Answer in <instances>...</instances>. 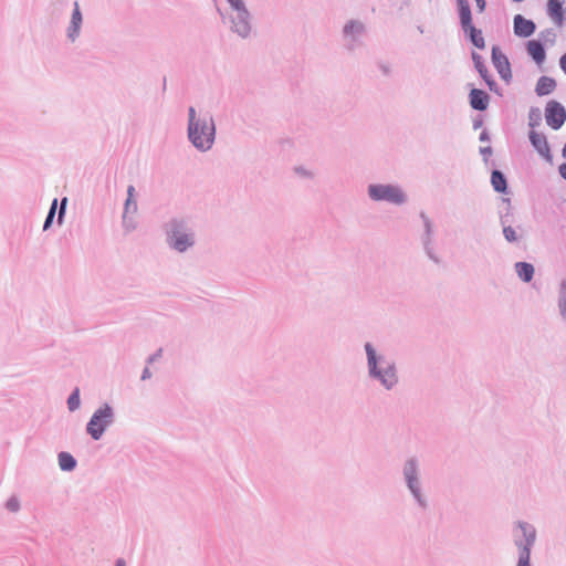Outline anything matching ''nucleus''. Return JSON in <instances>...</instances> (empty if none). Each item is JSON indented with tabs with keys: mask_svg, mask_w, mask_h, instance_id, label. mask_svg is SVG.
Segmentation results:
<instances>
[{
	"mask_svg": "<svg viewBox=\"0 0 566 566\" xmlns=\"http://www.w3.org/2000/svg\"><path fill=\"white\" fill-rule=\"evenodd\" d=\"M196 111L193 107L189 108V138L192 144L201 149H209L214 140V125L212 119L209 120H195Z\"/></svg>",
	"mask_w": 566,
	"mask_h": 566,
	"instance_id": "nucleus-1",
	"label": "nucleus"
},
{
	"mask_svg": "<svg viewBox=\"0 0 566 566\" xmlns=\"http://www.w3.org/2000/svg\"><path fill=\"white\" fill-rule=\"evenodd\" d=\"M458 3L460 22L463 31L469 35L473 45H475L478 49H484L485 41L482 32L472 24V15L468 0H458Z\"/></svg>",
	"mask_w": 566,
	"mask_h": 566,
	"instance_id": "nucleus-2",
	"label": "nucleus"
},
{
	"mask_svg": "<svg viewBox=\"0 0 566 566\" xmlns=\"http://www.w3.org/2000/svg\"><path fill=\"white\" fill-rule=\"evenodd\" d=\"M112 418L113 411L109 406L105 405L97 409L87 423L88 434L93 439L98 440L103 436L105 429L112 422Z\"/></svg>",
	"mask_w": 566,
	"mask_h": 566,
	"instance_id": "nucleus-3",
	"label": "nucleus"
},
{
	"mask_svg": "<svg viewBox=\"0 0 566 566\" xmlns=\"http://www.w3.org/2000/svg\"><path fill=\"white\" fill-rule=\"evenodd\" d=\"M369 196L374 200H387L394 203H401L405 201L402 191L390 185H373L369 187Z\"/></svg>",
	"mask_w": 566,
	"mask_h": 566,
	"instance_id": "nucleus-4",
	"label": "nucleus"
},
{
	"mask_svg": "<svg viewBox=\"0 0 566 566\" xmlns=\"http://www.w3.org/2000/svg\"><path fill=\"white\" fill-rule=\"evenodd\" d=\"M545 119L549 127L558 129L566 120V109L560 103L549 101L545 108Z\"/></svg>",
	"mask_w": 566,
	"mask_h": 566,
	"instance_id": "nucleus-5",
	"label": "nucleus"
},
{
	"mask_svg": "<svg viewBox=\"0 0 566 566\" xmlns=\"http://www.w3.org/2000/svg\"><path fill=\"white\" fill-rule=\"evenodd\" d=\"M365 348H366L367 356H368V364H369L370 373L374 374L375 376H378L381 379L382 384L387 388H390L396 382V375H395L394 369L388 368L387 370H385L384 374L376 373L375 350L373 349L370 344H366Z\"/></svg>",
	"mask_w": 566,
	"mask_h": 566,
	"instance_id": "nucleus-6",
	"label": "nucleus"
},
{
	"mask_svg": "<svg viewBox=\"0 0 566 566\" xmlns=\"http://www.w3.org/2000/svg\"><path fill=\"white\" fill-rule=\"evenodd\" d=\"M492 61L500 76L509 82L512 77L511 66L507 57L497 49H492Z\"/></svg>",
	"mask_w": 566,
	"mask_h": 566,
	"instance_id": "nucleus-7",
	"label": "nucleus"
},
{
	"mask_svg": "<svg viewBox=\"0 0 566 566\" xmlns=\"http://www.w3.org/2000/svg\"><path fill=\"white\" fill-rule=\"evenodd\" d=\"M535 31V24L533 21L525 19L521 14L514 18V33L518 36L527 38Z\"/></svg>",
	"mask_w": 566,
	"mask_h": 566,
	"instance_id": "nucleus-8",
	"label": "nucleus"
},
{
	"mask_svg": "<svg viewBox=\"0 0 566 566\" xmlns=\"http://www.w3.org/2000/svg\"><path fill=\"white\" fill-rule=\"evenodd\" d=\"M547 13L552 21L555 23V25L562 27L564 24L565 13V10L563 8V0H548Z\"/></svg>",
	"mask_w": 566,
	"mask_h": 566,
	"instance_id": "nucleus-9",
	"label": "nucleus"
},
{
	"mask_svg": "<svg viewBox=\"0 0 566 566\" xmlns=\"http://www.w3.org/2000/svg\"><path fill=\"white\" fill-rule=\"evenodd\" d=\"M530 139L534 148L538 151V154L544 158L551 160V149L546 137L543 134H538L532 130L530 134Z\"/></svg>",
	"mask_w": 566,
	"mask_h": 566,
	"instance_id": "nucleus-10",
	"label": "nucleus"
},
{
	"mask_svg": "<svg viewBox=\"0 0 566 566\" xmlns=\"http://www.w3.org/2000/svg\"><path fill=\"white\" fill-rule=\"evenodd\" d=\"M234 31L241 36H247L250 32L249 12L247 9L235 12L233 18Z\"/></svg>",
	"mask_w": 566,
	"mask_h": 566,
	"instance_id": "nucleus-11",
	"label": "nucleus"
},
{
	"mask_svg": "<svg viewBox=\"0 0 566 566\" xmlns=\"http://www.w3.org/2000/svg\"><path fill=\"white\" fill-rule=\"evenodd\" d=\"M469 97L472 108L476 111H485L488 108L490 98L484 91L473 88L471 90Z\"/></svg>",
	"mask_w": 566,
	"mask_h": 566,
	"instance_id": "nucleus-12",
	"label": "nucleus"
},
{
	"mask_svg": "<svg viewBox=\"0 0 566 566\" xmlns=\"http://www.w3.org/2000/svg\"><path fill=\"white\" fill-rule=\"evenodd\" d=\"M527 53L534 61L541 64L545 60V50L539 41L532 40L527 43Z\"/></svg>",
	"mask_w": 566,
	"mask_h": 566,
	"instance_id": "nucleus-13",
	"label": "nucleus"
},
{
	"mask_svg": "<svg viewBox=\"0 0 566 566\" xmlns=\"http://www.w3.org/2000/svg\"><path fill=\"white\" fill-rule=\"evenodd\" d=\"M81 24H82V14H81V11L78 8V3L75 2V8H74V11L72 14V20H71V25L69 28V38L70 39L74 40L78 35Z\"/></svg>",
	"mask_w": 566,
	"mask_h": 566,
	"instance_id": "nucleus-14",
	"label": "nucleus"
},
{
	"mask_svg": "<svg viewBox=\"0 0 566 566\" xmlns=\"http://www.w3.org/2000/svg\"><path fill=\"white\" fill-rule=\"evenodd\" d=\"M555 87H556L555 80L547 77V76H542L536 84L535 91L539 96H543V95L551 94L555 90Z\"/></svg>",
	"mask_w": 566,
	"mask_h": 566,
	"instance_id": "nucleus-15",
	"label": "nucleus"
},
{
	"mask_svg": "<svg viewBox=\"0 0 566 566\" xmlns=\"http://www.w3.org/2000/svg\"><path fill=\"white\" fill-rule=\"evenodd\" d=\"M192 244V240L188 234L174 233L171 237V245L182 252Z\"/></svg>",
	"mask_w": 566,
	"mask_h": 566,
	"instance_id": "nucleus-16",
	"label": "nucleus"
},
{
	"mask_svg": "<svg viewBox=\"0 0 566 566\" xmlns=\"http://www.w3.org/2000/svg\"><path fill=\"white\" fill-rule=\"evenodd\" d=\"M515 269H516L518 276L523 281L530 282L532 280V277L534 275V268L532 264L526 263V262H518V263H516Z\"/></svg>",
	"mask_w": 566,
	"mask_h": 566,
	"instance_id": "nucleus-17",
	"label": "nucleus"
},
{
	"mask_svg": "<svg viewBox=\"0 0 566 566\" xmlns=\"http://www.w3.org/2000/svg\"><path fill=\"white\" fill-rule=\"evenodd\" d=\"M472 57H473L474 65H475L478 72L483 77V80L486 82L489 87L492 90L494 82L490 78V76L488 74V70H486L484 63L482 62L481 56L474 53Z\"/></svg>",
	"mask_w": 566,
	"mask_h": 566,
	"instance_id": "nucleus-18",
	"label": "nucleus"
},
{
	"mask_svg": "<svg viewBox=\"0 0 566 566\" xmlns=\"http://www.w3.org/2000/svg\"><path fill=\"white\" fill-rule=\"evenodd\" d=\"M491 184L495 191L505 192L506 191V179L503 174L499 170H494L491 176Z\"/></svg>",
	"mask_w": 566,
	"mask_h": 566,
	"instance_id": "nucleus-19",
	"label": "nucleus"
},
{
	"mask_svg": "<svg viewBox=\"0 0 566 566\" xmlns=\"http://www.w3.org/2000/svg\"><path fill=\"white\" fill-rule=\"evenodd\" d=\"M75 464L76 462L70 453L61 452L59 454V465L62 470L71 471L75 468Z\"/></svg>",
	"mask_w": 566,
	"mask_h": 566,
	"instance_id": "nucleus-20",
	"label": "nucleus"
},
{
	"mask_svg": "<svg viewBox=\"0 0 566 566\" xmlns=\"http://www.w3.org/2000/svg\"><path fill=\"white\" fill-rule=\"evenodd\" d=\"M364 31V27L361 23L357 22V21H350L349 23H347L344 28V33L345 35L349 36V38H355L356 35H359L361 34Z\"/></svg>",
	"mask_w": 566,
	"mask_h": 566,
	"instance_id": "nucleus-21",
	"label": "nucleus"
},
{
	"mask_svg": "<svg viewBox=\"0 0 566 566\" xmlns=\"http://www.w3.org/2000/svg\"><path fill=\"white\" fill-rule=\"evenodd\" d=\"M416 465L413 462H409L408 465L405 468V474L408 480L409 488L413 492L415 495H417V491L415 489V481H416Z\"/></svg>",
	"mask_w": 566,
	"mask_h": 566,
	"instance_id": "nucleus-22",
	"label": "nucleus"
},
{
	"mask_svg": "<svg viewBox=\"0 0 566 566\" xmlns=\"http://www.w3.org/2000/svg\"><path fill=\"white\" fill-rule=\"evenodd\" d=\"M520 528L525 537V544L523 547H528L534 543L535 541V531L532 526L527 524H520Z\"/></svg>",
	"mask_w": 566,
	"mask_h": 566,
	"instance_id": "nucleus-23",
	"label": "nucleus"
},
{
	"mask_svg": "<svg viewBox=\"0 0 566 566\" xmlns=\"http://www.w3.org/2000/svg\"><path fill=\"white\" fill-rule=\"evenodd\" d=\"M67 406L71 411L80 407V390L76 388L67 399Z\"/></svg>",
	"mask_w": 566,
	"mask_h": 566,
	"instance_id": "nucleus-24",
	"label": "nucleus"
},
{
	"mask_svg": "<svg viewBox=\"0 0 566 566\" xmlns=\"http://www.w3.org/2000/svg\"><path fill=\"white\" fill-rule=\"evenodd\" d=\"M516 566H531L530 565V548L523 547L520 553V559Z\"/></svg>",
	"mask_w": 566,
	"mask_h": 566,
	"instance_id": "nucleus-25",
	"label": "nucleus"
},
{
	"mask_svg": "<svg viewBox=\"0 0 566 566\" xmlns=\"http://www.w3.org/2000/svg\"><path fill=\"white\" fill-rule=\"evenodd\" d=\"M56 206H57V200L54 199L53 202H52L51 209L49 211V214L46 217V220L44 222V226H43L44 230H48L49 227L51 226V223L53 221V218H54V214H55Z\"/></svg>",
	"mask_w": 566,
	"mask_h": 566,
	"instance_id": "nucleus-26",
	"label": "nucleus"
},
{
	"mask_svg": "<svg viewBox=\"0 0 566 566\" xmlns=\"http://www.w3.org/2000/svg\"><path fill=\"white\" fill-rule=\"evenodd\" d=\"M503 233L505 239L510 242L516 241L517 239L516 232L512 227H505L503 229Z\"/></svg>",
	"mask_w": 566,
	"mask_h": 566,
	"instance_id": "nucleus-27",
	"label": "nucleus"
},
{
	"mask_svg": "<svg viewBox=\"0 0 566 566\" xmlns=\"http://www.w3.org/2000/svg\"><path fill=\"white\" fill-rule=\"evenodd\" d=\"M235 12L245 9L242 0H228Z\"/></svg>",
	"mask_w": 566,
	"mask_h": 566,
	"instance_id": "nucleus-28",
	"label": "nucleus"
},
{
	"mask_svg": "<svg viewBox=\"0 0 566 566\" xmlns=\"http://www.w3.org/2000/svg\"><path fill=\"white\" fill-rule=\"evenodd\" d=\"M7 507L12 511V512H15L19 510V501L17 499H10L8 502H7Z\"/></svg>",
	"mask_w": 566,
	"mask_h": 566,
	"instance_id": "nucleus-29",
	"label": "nucleus"
},
{
	"mask_svg": "<svg viewBox=\"0 0 566 566\" xmlns=\"http://www.w3.org/2000/svg\"><path fill=\"white\" fill-rule=\"evenodd\" d=\"M134 190H135V189H134V187H133V186H130V187L128 188V198H127V201H126V210H128V209H129V207H130V205H132L133 196H134Z\"/></svg>",
	"mask_w": 566,
	"mask_h": 566,
	"instance_id": "nucleus-30",
	"label": "nucleus"
},
{
	"mask_svg": "<svg viewBox=\"0 0 566 566\" xmlns=\"http://www.w3.org/2000/svg\"><path fill=\"white\" fill-rule=\"evenodd\" d=\"M66 202H67V199H66V198H64V199L62 200V202H61L60 212H59V222H61L62 217H63V214H64V212H65V206H66Z\"/></svg>",
	"mask_w": 566,
	"mask_h": 566,
	"instance_id": "nucleus-31",
	"label": "nucleus"
},
{
	"mask_svg": "<svg viewBox=\"0 0 566 566\" xmlns=\"http://www.w3.org/2000/svg\"><path fill=\"white\" fill-rule=\"evenodd\" d=\"M474 1H475L476 6L479 8V11L483 12L484 9H485V6H486L485 0H474Z\"/></svg>",
	"mask_w": 566,
	"mask_h": 566,
	"instance_id": "nucleus-32",
	"label": "nucleus"
},
{
	"mask_svg": "<svg viewBox=\"0 0 566 566\" xmlns=\"http://www.w3.org/2000/svg\"><path fill=\"white\" fill-rule=\"evenodd\" d=\"M559 174L564 179H566V163L559 166Z\"/></svg>",
	"mask_w": 566,
	"mask_h": 566,
	"instance_id": "nucleus-33",
	"label": "nucleus"
},
{
	"mask_svg": "<svg viewBox=\"0 0 566 566\" xmlns=\"http://www.w3.org/2000/svg\"><path fill=\"white\" fill-rule=\"evenodd\" d=\"M560 67L566 73V53L560 57Z\"/></svg>",
	"mask_w": 566,
	"mask_h": 566,
	"instance_id": "nucleus-34",
	"label": "nucleus"
},
{
	"mask_svg": "<svg viewBox=\"0 0 566 566\" xmlns=\"http://www.w3.org/2000/svg\"><path fill=\"white\" fill-rule=\"evenodd\" d=\"M115 566H126V563L124 559L119 558L116 560V565Z\"/></svg>",
	"mask_w": 566,
	"mask_h": 566,
	"instance_id": "nucleus-35",
	"label": "nucleus"
},
{
	"mask_svg": "<svg viewBox=\"0 0 566 566\" xmlns=\"http://www.w3.org/2000/svg\"><path fill=\"white\" fill-rule=\"evenodd\" d=\"M563 156L566 157V145L563 148Z\"/></svg>",
	"mask_w": 566,
	"mask_h": 566,
	"instance_id": "nucleus-36",
	"label": "nucleus"
}]
</instances>
